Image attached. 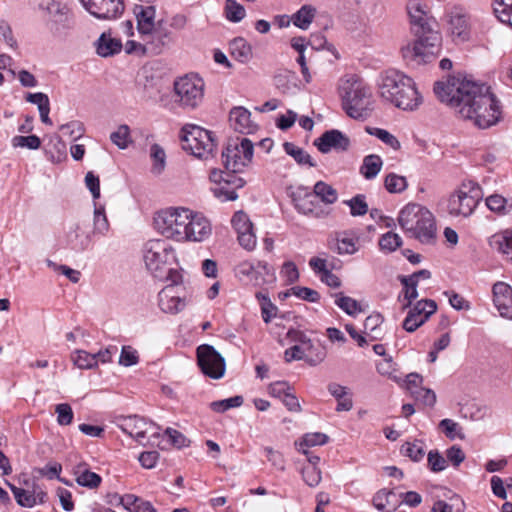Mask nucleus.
Masks as SVG:
<instances>
[{
    "label": "nucleus",
    "mask_w": 512,
    "mask_h": 512,
    "mask_svg": "<svg viewBox=\"0 0 512 512\" xmlns=\"http://www.w3.org/2000/svg\"><path fill=\"white\" fill-rule=\"evenodd\" d=\"M434 92L460 117L480 129L496 125L502 117V106L491 88L465 77H449L436 82Z\"/></svg>",
    "instance_id": "1"
},
{
    "label": "nucleus",
    "mask_w": 512,
    "mask_h": 512,
    "mask_svg": "<svg viewBox=\"0 0 512 512\" xmlns=\"http://www.w3.org/2000/svg\"><path fill=\"white\" fill-rule=\"evenodd\" d=\"M342 104L348 116L358 120L370 117L374 109L370 87L355 75L348 77L340 87Z\"/></svg>",
    "instance_id": "2"
},
{
    "label": "nucleus",
    "mask_w": 512,
    "mask_h": 512,
    "mask_svg": "<svg viewBox=\"0 0 512 512\" xmlns=\"http://www.w3.org/2000/svg\"><path fill=\"white\" fill-rule=\"evenodd\" d=\"M379 92L382 99L403 110L416 106L415 82L398 71H387L381 78Z\"/></svg>",
    "instance_id": "3"
},
{
    "label": "nucleus",
    "mask_w": 512,
    "mask_h": 512,
    "mask_svg": "<svg viewBox=\"0 0 512 512\" xmlns=\"http://www.w3.org/2000/svg\"><path fill=\"white\" fill-rule=\"evenodd\" d=\"M442 51V34L437 20L418 7V63L434 61Z\"/></svg>",
    "instance_id": "4"
},
{
    "label": "nucleus",
    "mask_w": 512,
    "mask_h": 512,
    "mask_svg": "<svg viewBox=\"0 0 512 512\" xmlns=\"http://www.w3.org/2000/svg\"><path fill=\"white\" fill-rule=\"evenodd\" d=\"M191 209L169 207L158 211L154 216V227L166 239L186 242L187 223Z\"/></svg>",
    "instance_id": "5"
},
{
    "label": "nucleus",
    "mask_w": 512,
    "mask_h": 512,
    "mask_svg": "<svg viewBox=\"0 0 512 512\" xmlns=\"http://www.w3.org/2000/svg\"><path fill=\"white\" fill-rule=\"evenodd\" d=\"M482 197L481 188L473 180L463 181L450 195L447 211L454 217H469L477 207Z\"/></svg>",
    "instance_id": "6"
},
{
    "label": "nucleus",
    "mask_w": 512,
    "mask_h": 512,
    "mask_svg": "<svg viewBox=\"0 0 512 512\" xmlns=\"http://www.w3.org/2000/svg\"><path fill=\"white\" fill-rule=\"evenodd\" d=\"M205 84L196 74H187L175 80L173 85V100L183 109L197 108L204 98Z\"/></svg>",
    "instance_id": "7"
},
{
    "label": "nucleus",
    "mask_w": 512,
    "mask_h": 512,
    "mask_svg": "<svg viewBox=\"0 0 512 512\" xmlns=\"http://www.w3.org/2000/svg\"><path fill=\"white\" fill-rule=\"evenodd\" d=\"M144 262L155 277H162L166 269L176 262L173 247L165 239L149 240L143 250Z\"/></svg>",
    "instance_id": "8"
},
{
    "label": "nucleus",
    "mask_w": 512,
    "mask_h": 512,
    "mask_svg": "<svg viewBox=\"0 0 512 512\" xmlns=\"http://www.w3.org/2000/svg\"><path fill=\"white\" fill-rule=\"evenodd\" d=\"M181 139L183 149L197 158L206 159L216 148L213 133L197 125H185Z\"/></svg>",
    "instance_id": "9"
},
{
    "label": "nucleus",
    "mask_w": 512,
    "mask_h": 512,
    "mask_svg": "<svg viewBox=\"0 0 512 512\" xmlns=\"http://www.w3.org/2000/svg\"><path fill=\"white\" fill-rule=\"evenodd\" d=\"M253 143L246 137L230 139L222 152L227 170L237 173L248 166L253 158Z\"/></svg>",
    "instance_id": "10"
},
{
    "label": "nucleus",
    "mask_w": 512,
    "mask_h": 512,
    "mask_svg": "<svg viewBox=\"0 0 512 512\" xmlns=\"http://www.w3.org/2000/svg\"><path fill=\"white\" fill-rule=\"evenodd\" d=\"M140 39L143 41L144 53L159 55L173 43L174 36L164 20L159 19L158 25L146 34H141Z\"/></svg>",
    "instance_id": "11"
},
{
    "label": "nucleus",
    "mask_w": 512,
    "mask_h": 512,
    "mask_svg": "<svg viewBox=\"0 0 512 512\" xmlns=\"http://www.w3.org/2000/svg\"><path fill=\"white\" fill-rule=\"evenodd\" d=\"M399 280L403 285V291L398 296V300L402 304L401 310L405 311L410 308L403 321V328L408 332H414L416 331V306L411 308V305L416 298V273L410 276H399Z\"/></svg>",
    "instance_id": "12"
},
{
    "label": "nucleus",
    "mask_w": 512,
    "mask_h": 512,
    "mask_svg": "<svg viewBox=\"0 0 512 512\" xmlns=\"http://www.w3.org/2000/svg\"><path fill=\"white\" fill-rule=\"evenodd\" d=\"M197 360L205 375L213 379H219L224 375L225 360L213 346L208 344L200 345L197 348Z\"/></svg>",
    "instance_id": "13"
},
{
    "label": "nucleus",
    "mask_w": 512,
    "mask_h": 512,
    "mask_svg": "<svg viewBox=\"0 0 512 512\" xmlns=\"http://www.w3.org/2000/svg\"><path fill=\"white\" fill-rule=\"evenodd\" d=\"M86 10L98 19L112 20L124 11L123 0H80Z\"/></svg>",
    "instance_id": "14"
},
{
    "label": "nucleus",
    "mask_w": 512,
    "mask_h": 512,
    "mask_svg": "<svg viewBox=\"0 0 512 512\" xmlns=\"http://www.w3.org/2000/svg\"><path fill=\"white\" fill-rule=\"evenodd\" d=\"M160 309L169 314H177L186 306L184 287L166 285L158 294Z\"/></svg>",
    "instance_id": "15"
},
{
    "label": "nucleus",
    "mask_w": 512,
    "mask_h": 512,
    "mask_svg": "<svg viewBox=\"0 0 512 512\" xmlns=\"http://www.w3.org/2000/svg\"><path fill=\"white\" fill-rule=\"evenodd\" d=\"M438 239L437 221L426 207L418 205V242L434 245Z\"/></svg>",
    "instance_id": "16"
},
{
    "label": "nucleus",
    "mask_w": 512,
    "mask_h": 512,
    "mask_svg": "<svg viewBox=\"0 0 512 512\" xmlns=\"http://www.w3.org/2000/svg\"><path fill=\"white\" fill-rule=\"evenodd\" d=\"M231 224L238 235L239 244L246 250H253L256 246V236L248 215L243 211H237L231 219Z\"/></svg>",
    "instance_id": "17"
},
{
    "label": "nucleus",
    "mask_w": 512,
    "mask_h": 512,
    "mask_svg": "<svg viewBox=\"0 0 512 512\" xmlns=\"http://www.w3.org/2000/svg\"><path fill=\"white\" fill-rule=\"evenodd\" d=\"M153 424L147 422L144 418L137 415L127 416L119 419L118 427L130 437L135 439L139 444L146 445L144 439L146 434L151 432Z\"/></svg>",
    "instance_id": "18"
},
{
    "label": "nucleus",
    "mask_w": 512,
    "mask_h": 512,
    "mask_svg": "<svg viewBox=\"0 0 512 512\" xmlns=\"http://www.w3.org/2000/svg\"><path fill=\"white\" fill-rule=\"evenodd\" d=\"M492 300L500 316L512 320V287L503 281L492 286Z\"/></svg>",
    "instance_id": "19"
},
{
    "label": "nucleus",
    "mask_w": 512,
    "mask_h": 512,
    "mask_svg": "<svg viewBox=\"0 0 512 512\" xmlns=\"http://www.w3.org/2000/svg\"><path fill=\"white\" fill-rule=\"evenodd\" d=\"M188 221L186 242H202L210 237L212 233L211 223L204 215L191 210Z\"/></svg>",
    "instance_id": "20"
},
{
    "label": "nucleus",
    "mask_w": 512,
    "mask_h": 512,
    "mask_svg": "<svg viewBox=\"0 0 512 512\" xmlns=\"http://www.w3.org/2000/svg\"><path fill=\"white\" fill-rule=\"evenodd\" d=\"M314 145L321 153H328L331 150L346 151L350 146L349 138L341 131L332 129L324 132L314 140Z\"/></svg>",
    "instance_id": "21"
},
{
    "label": "nucleus",
    "mask_w": 512,
    "mask_h": 512,
    "mask_svg": "<svg viewBox=\"0 0 512 512\" xmlns=\"http://www.w3.org/2000/svg\"><path fill=\"white\" fill-rule=\"evenodd\" d=\"M245 185V180L239 177L236 173H226L225 179L218 185L211 188L214 196L219 200L234 201L238 198L236 193L237 189Z\"/></svg>",
    "instance_id": "22"
},
{
    "label": "nucleus",
    "mask_w": 512,
    "mask_h": 512,
    "mask_svg": "<svg viewBox=\"0 0 512 512\" xmlns=\"http://www.w3.org/2000/svg\"><path fill=\"white\" fill-rule=\"evenodd\" d=\"M231 128L241 134H252L257 131V124L252 121L251 113L246 108L234 107L229 114Z\"/></svg>",
    "instance_id": "23"
},
{
    "label": "nucleus",
    "mask_w": 512,
    "mask_h": 512,
    "mask_svg": "<svg viewBox=\"0 0 512 512\" xmlns=\"http://www.w3.org/2000/svg\"><path fill=\"white\" fill-rule=\"evenodd\" d=\"M449 32L455 43H463L470 38L468 17L461 11H453L449 18Z\"/></svg>",
    "instance_id": "24"
},
{
    "label": "nucleus",
    "mask_w": 512,
    "mask_h": 512,
    "mask_svg": "<svg viewBox=\"0 0 512 512\" xmlns=\"http://www.w3.org/2000/svg\"><path fill=\"white\" fill-rule=\"evenodd\" d=\"M296 341L299 342V345L306 357V362L310 365L315 366L323 362L326 358L325 348L321 347L319 344H315L304 333H297Z\"/></svg>",
    "instance_id": "25"
},
{
    "label": "nucleus",
    "mask_w": 512,
    "mask_h": 512,
    "mask_svg": "<svg viewBox=\"0 0 512 512\" xmlns=\"http://www.w3.org/2000/svg\"><path fill=\"white\" fill-rule=\"evenodd\" d=\"M133 13L137 20V30L139 35L146 34L158 25L156 20V9L152 5H135Z\"/></svg>",
    "instance_id": "26"
},
{
    "label": "nucleus",
    "mask_w": 512,
    "mask_h": 512,
    "mask_svg": "<svg viewBox=\"0 0 512 512\" xmlns=\"http://www.w3.org/2000/svg\"><path fill=\"white\" fill-rule=\"evenodd\" d=\"M122 49L119 39L111 37L110 34L102 33L97 40V53L102 57H109L117 54Z\"/></svg>",
    "instance_id": "27"
},
{
    "label": "nucleus",
    "mask_w": 512,
    "mask_h": 512,
    "mask_svg": "<svg viewBox=\"0 0 512 512\" xmlns=\"http://www.w3.org/2000/svg\"><path fill=\"white\" fill-rule=\"evenodd\" d=\"M489 243L492 248L512 260V231L505 230L493 235Z\"/></svg>",
    "instance_id": "28"
},
{
    "label": "nucleus",
    "mask_w": 512,
    "mask_h": 512,
    "mask_svg": "<svg viewBox=\"0 0 512 512\" xmlns=\"http://www.w3.org/2000/svg\"><path fill=\"white\" fill-rule=\"evenodd\" d=\"M262 271L270 276V280H275L271 267H269L265 262H257L256 264H253L249 261H244L236 268L237 275L247 277L248 279L251 275L261 274Z\"/></svg>",
    "instance_id": "29"
},
{
    "label": "nucleus",
    "mask_w": 512,
    "mask_h": 512,
    "mask_svg": "<svg viewBox=\"0 0 512 512\" xmlns=\"http://www.w3.org/2000/svg\"><path fill=\"white\" fill-rule=\"evenodd\" d=\"M41 6L45 8L52 17L55 18V22H65L66 28H72L71 18L68 14L66 6L55 2V0H44Z\"/></svg>",
    "instance_id": "30"
},
{
    "label": "nucleus",
    "mask_w": 512,
    "mask_h": 512,
    "mask_svg": "<svg viewBox=\"0 0 512 512\" xmlns=\"http://www.w3.org/2000/svg\"><path fill=\"white\" fill-rule=\"evenodd\" d=\"M415 204H407L399 213V225L406 232L411 233L412 237H416V210Z\"/></svg>",
    "instance_id": "31"
},
{
    "label": "nucleus",
    "mask_w": 512,
    "mask_h": 512,
    "mask_svg": "<svg viewBox=\"0 0 512 512\" xmlns=\"http://www.w3.org/2000/svg\"><path fill=\"white\" fill-rule=\"evenodd\" d=\"M383 161L380 156L370 154L364 157L363 163L360 167V173L364 178L371 180L375 178L381 171Z\"/></svg>",
    "instance_id": "32"
},
{
    "label": "nucleus",
    "mask_w": 512,
    "mask_h": 512,
    "mask_svg": "<svg viewBox=\"0 0 512 512\" xmlns=\"http://www.w3.org/2000/svg\"><path fill=\"white\" fill-rule=\"evenodd\" d=\"M337 252L343 254H354L358 251L359 237L352 233L343 232L340 233L337 238Z\"/></svg>",
    "instance_id": "33"
},
{
    "label": "nucleus",
    "mask_w": 512,
    "mask_h": 512,
    "mask_svg": "<svg viewBox=\"0 0 512 512\" xmlns=\"http://www.w3.org/2000/svg\"><path fill=\"white\" fill-rule=\"evenodd\" d=\"M316 8L312 5H303L296 13L293 14L291 20L293 24L302 29L307 30L314 20Z\"/></svg>",
    "instance_id": "34"
},
{
    "label": "nucleus",
    "mask_w": 512,
    "mask_h": 512,
    "mask_svg": "<svg viewBox=\"0 0 512 512\" xmlns=\"http://www.w3.org/2000/svg\"><path fill=\"white\" fill-rule=\"evenodd\" d=\"M74 474L76 475V482L83 487H88L90 489L97 488L101 483V477L91 472L86 468L85 465H79Z\"/></svg>",
    "instance_id": "35"
},
{
    "label": "nucleus",
    "mask_w": 512,
    "mask_h": 512,
    "mask_svg": "<svg viewBox=\"0 0 512 512\" xmlns=\"http://www.w3.org/2000/svg\"><path fill=\"white\" fill-rule=\"evenodd\" d=\"M232 56L241 63H247L252 58V48L243 38H235L230 44Z\"/></svg>",
    "instance_id": "36"
},
{
    "label": "nucleus",
    "mask_w": 512,
    "mask_h": 512,
    "mask_svg": "<svg viewBox=\"0 0 512 512\" xmlns=\"http://www.w3.org/2000/svg\"><path fill=\"white\" fill-rule=\"evenodd\" d=\"M90 234H84L79 223L75 225L73 231L68 234V244L75 251H83L90 244Z\"/></svg>",
    "instance_id": "37"
},
{
    "label": "nucleus",
    "mask_w": 512,
    "mask_h": 512,
    "mask_svg": "<svg viewBox=\"0 0 512 512\" xmlns=\"http://www.w3.org/2000/svg\"><path fill=\"white\" fill-rule=\"evenodd\" d=\"M285 152L294 158L299 165H308L309 167H315L316 164L313 162L311 156L302 148L296 146L294 143L285 142L283 144Z\"/></svg>",
    "instance_id": "38"
},
{
    "label": "nucleus",
    "mask_w": 512,
    "mask_h": 512,
    "mask_svg": "<svg viewBox=\"0 0 512 512\" xmlns=\"http://www.w3.org/2000/svg\"><path fill=\"white\" fill-rule=\"evenodd\" d=\"M313 194L319 197L325 204H333L338 199V193L331 185L324 181H318L314 185Z\"/></svg>",
    "instance_id": "39"
},
{
    "label": "nucleus",
    "mask_w": 512,
    "mask_h": 512,
    "mask_svg": "<svg viewBox=\"0 0 512 512\" xmlns=\"http://www.w3.org/2000/svg\"><path fill=\"white\" fill-rule=\"evenodd\" d=\"M109 230V222L105 214L104 206H97L94 208L93 218V234L94 235H106Z\"/></svg>",
    "instance_id": "40"
},
{
    "label": "nucleus",
    "mask_w": 512,
    "mask_h": 512,
    "mask_svg": "<svg viewBox=\"0 0 512 512\" xmlns=\"http://www.w3.org/2000/svg\"><path fill=\"white\" fill-rule=\"evenodd\" d=\"M150 157L153 161L151 172L155 175H160L166 165V154L164 149L158 145L153 144L150 148Z\"/></svg>",
    "instance_id": "41"
},
{
    "label": "nucleus",
    "mask_w": 512,
    "mask_h": 512,
    "mask_svg": "<svg viewBox=\"0 0 512 512\" xmlns=\"http://www.w3.org/2000/svg\"><path fill=\"white\" fill-rule=\"evenodd\" d=\"M493 9L501 22L507 23L512 27V0H495Z\"/></svg>",
    "instance_id": "42"
},
{
    "label": "nucleus",
    "mask_w": 512,
    "mask_h": 512,
    "mask_svg": "<svg viewBox=\"0 0 512 512\" xmlns=\"http://www.w3.org/2000/svg\"><path fill=\"white\" fill-rule=\"evenodd\" d=\"M335 297V304L348 315L354 316L362 312L360 304L355 299L345 296L343 293H337Z\"/></svg>",
    "instance_id": "43"
},
{
    "label": "nucleus",
    "mask_w": 512,
    "mask_h": 512,
    "mask_svg": "<svg viewBox=\"0 0 512 512\" xmlns=\"http://www.w3.org/2000/svg\"><path fill=\"white\" fill-rule=\"evenodd\" d=\"M328 441V436L324 433L315 432V433H307L303 436L302 440L299 442L298 451L302 452L305 455H308V450L305 447H313L317 445H324Z\"/></svg>",
    "instance_id": "44"
},
{
    "label": "nucleus",
    "mask_w": 512,
    "mask_h": 512,
    "mask_svg": "<svg viewBox=\"0 0 512 512\" xmlns=\"http://www.w3.org/2000/svg\"><path fill=\"white\" fill-rule=\"evenodd\" d=\"M392 497H395L394 492L380 490L373 497V505L379 511L390 512L395 507L394 504L391 503L390 498Z\"/></svg>",
    "instance_id": "45"
},
{
    "label": "nucleus",
    "mask_w": 512,
    "mask_h": 512,
    "mask_svg": "<svg viewBox=\"0 0 512 512\" xmlns=\"http://www.w3.org/2000/svg\"><path fill=\"white\" fill-rule=\"evenodd\" d=\"M8 486L10 487L16 502L22 506V507H33L36 504V496L33 494V492H29L25 489L18 488L9 482H7Z\"/></svg>",
    "instance_id": "46"
},
{
    "label": "nucleus",
    "mask_w": 512,
    "mask_h": 512,
    "mask_svg": "<svg viewBox=\"0 0 512 512\" xmlns=\"http://www.w3.org/2000/svg\"><path fill=\"white\" fill-rule=\"evenodd\" d=\"M72 360L80 369H92L97 366L96 356L84 350H76L72 355Z\"/></svg>",
    "instance_id": "47"
},
{
    "label": "nucleus",
    "mask_w": 512,
    "mask_h": 512,
    "mask_svg": "<svg viewBox=\"0 0 512 512\" xmlns=\"http://www.w3.org/2000/svg\"><path fill=\"white\" fill-rule=\"evenodd\" d=\"M436 310L437 304L434 300H418V328L422 326Z\"/></svg>",
    "instance_id": "48"
},
{
    "label": "nucleus",
    "mask_w": 512,
    "mask_h": 512,
    "mask_svg": "<svg viewBox=\"0 0 512 512\" xmlns=\"http://www.w3.org/2000/svg\"><path fill=\"white\" fill-rule=\"evenodd\" d=\"M366 131L368 134L377 137L383 143L390 146L394 150H398L400 148V142L394 135H392L387 130L375 127H366Z\"/></svg>",
    "instance_id": "49"
},
{
    "label": "nucleus",
    "mask_w": 512,
    "mask_h": 512,
    "mask_svg": "<svg viewBox=\"0 0 512 512\" xmlns=\"http://www.w3.org/2000/svg\"><path fill=\"white\" fill-rule=\"evenodd\" d=\"M301 474L304 482L310 487L318 486L322 479L320 469L311 464L304 465Z\"/></svg>",
    "instance_id": "50"
},
{
    "label": "nucleus",
    "mask_w": 512,
    "mask_h": 512,
    "mask_svg": "<svg viewBox=\"0 0 512 512\" xmlns=\"http://www.w3.org/2000/svg\"><path fill=\"white\" fill-rule=\"evenodd\" d=\"M401 244L402 241L400 236L393 232H387L379 239L380 249L387 253L395 251Z\"/></svg>",
    "instance_id": "51"
},
{
    "label": "nucleus",
    "mask_w": 512,
    "mask_h": 512,
    "mask_svg": "<svg viewBox=\"0 0 512 512\" xmlns=\"http://www.w3.org/2000/svg\"><path fill=\"white\" fill-rule=\"evenodd\" d=\"M439 428L449 439L453 440L455 438H464L461 426L452 419L446 418L441 420L439 423Z\"/></svg>",
    "instance_id": "52"
},
{
    "label": "nucleus",
    "mask_w": 512,
    "mask_h": 512,
    "mask_svg": "<svg viewBox=\"0 0 512 512\" xmlns=\"http://www.w3.org/2000/svg\"><path fill=\"white\" fill-rule=\"evenodd\" d=\"M384 185L390 193H400L407 188V181L403 176L390 173L385 177Z\"/></svg>",
    "instance_id": "53"
},
{
    "label": "nucleus",
    "mask_w": 512,
    "mask_h": 512,
    "mask_svg": "<svg viewBox=\"0 0 512 512\" xmlns=\"http://www.w3.org/2000/svg\"><path fill=\"white\" fill-rule=\"evenodd\" d=\"M243 404V397L242 396H234L231 398L214 401L210 403V408L217 413H223L230 408L239 407Z\"/></svg>",
    "instance_id": "54"
},
{
    "label": "nucleus",
    "mask_w": 512,
    "mask_h": 512,
    "mask_svg": "<svg viewBox=\"0 0 512 512\" xmlns=\"http://www.w3.org/2000/svg\"><path fill=\"white\" fill-rule=\"evenodd\" d=\"M226 17L231 22H239L245 17V9L236 0H226Z\"/></svg>",
    "instance_id": "55"
},
{
    "label": "nucleus",
    "mask_w": 512,
    "mask_h": 512,
    "mask_svg": "<svg viewBox=\"0 0 512 512\" xmlns=\"http://www.w3.org/2000/svg\"><path fill=\"white\" fill-rule=\"evenodd\" d=\"M345 204L350 207L352 216H363L368 212V205L365 201V196L362 194H358L350 200L345 201Z\"/></svg>",
    "instance_id": "56"
},
{
    "label": "nucleus",
    "mask_w": 512,
    "mask_h": 512,
    "mask_svg": "<svg viewBox=\"0 0 512 512\" xmlns=\"http://www.w3.org/2000/svg\"><path fill=\"white\" fill-rule=\"evenodd\" d=\"M437 402V395L434 390L418 385V403L423 408L433 409Z\"/></svg>",
    "instance_id": "57"
},
{
    "label": "nucleus",
    "mask_w": 512,
    "mask_h": 512,
    "mask_svg": "<svg viewBox=\"0 0 512 512\" xmlns=\"http://www.w3.org/2000/svg\"><path fill=\"white\" fill-rule=\"evenodd\" d=\"M383 322V317L380 314H372L368 316L364 322V333H367L370 338L377 339V330H380V324Z\"/></svg>",
    "instance_id": "58"
},
{
    "label": "nucleus",
    "mask_w": 512,
    "mask_h": 512,
    "mask_svg": "<svg viewBox=\"0 0 512 512\" xmlns=\"http://www.w3.org/2000/svg\"><path fill=\"white\" fill-rule=\"evenodd\" d=\"M130 129L127 125H120L116 131L111 133L110 140L120 149L128 146Z\"/></svg>",
    "instance_id": "59"
},
{
    "label": "nucleus",
    "mask_w": 512,
    "mask_h": 512,
    "mask_svg": "<svg viewBox=\"0 0 512 512\" xmlns=\"http://www.w3.org/2000/svg\"><path fill=\"white\" fill-rule=\"evenodd\" d=\"M13 147L17 148H28V149H38L41 145L40 138L36 135L30 136H15L12 139Z\"/></svg>",
    "instance_id": "60"
},
{
    "label": "nucleus",
    "mask_w": 512,
    "mask_h": 512,
    "mask_svg": "<svg viewBox=\"0 0 512 512\" xmlns=\"http://www.w3.org/2000/svg\"><path fill=\"white\" fill-rule=\"evenodd\" d=\"M55 413L57 414V422L59 425L66 426L73 421V410L67 403H61L55 406Z\"/></svg>",
    "instance_id": "61"
},
{
    "label": "nucleus",
    "mask_w": 512,
    "mask_h": 512,
    "mask_svg": "<svg viewBox=\"0 0 512 512\" xmlns=\"http://www.w3.org/2000/svg\"><path fill=\"white\" fill-rule=\"evenodd\" d=\"M427 462L428 467L434 472L442 471L447 466V460L438 451H430Z\"/></svg>",
    "instance_id": "62"
},
{
    "label": "nucleus",
    "mask_w": 512,
    "mask_h": 512,
    "mask_svg": "<svg viewBox=\"0 0 512 512\" xmlns=\"http://www.w3.org/2000/svg\"><path fill=\"white\" fill-rule=\"evenodd\" d=\"M64 135L69 136L73 139L80 138L84 133L83 124L79 121H71L67 124H63L59 127Z\"/></svg>",
    "instance_id": "63"
},
{
    "label": "nucleus",
    "mask_w": 512,
    "mask_h": 512,
    "mask_svg": "<svg viewBox=\"0 0 512 512\" xmlns=\"http://www.w3.org/2000/svg\"><path fill=\"white\" fill-rule=\"evenodd\" d=\"M486 205L491 211L505 213L507 208V199L502 195L493 194L486 198Z\"/></svg>",
    "instance_id": "64"
}]
</instances>
